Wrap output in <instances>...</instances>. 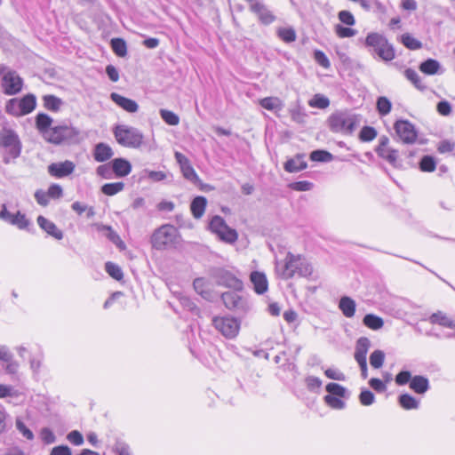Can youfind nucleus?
I'll return each mask as SVG.
<instances>
[{
	"label": "nucleus",
	"instance_id": "nucleus-1",
	"mask_svg": "<svg viewBox=\"0 0 455 455\" xmlns=\"http://www.w3.org/2000/svg\"><path fill=\"white\" fill-rule=\"evenodd\" d=\"M360 122V115L347 109L336 111L327 119V124L331 132L344 135H352Z\"/></svg>",
	"mask_w": 455,
	"mask_h": 455
},
{
	"label": "nucleus",
	"instance_id": "nucleus-2",
	"mask_svg": "<svg viewBox=\"0 0 455 455\" xmlns=\"http://www.w3.org/2000/svg\"><path fill=\"white\" fill-rule=\"evenodd\" d=\"M364 45L372 55H377L383 61H391L395 58L394 45L382 34L369 33L365 37Z\"/></svg>",
	"mask_w": 455,
	"mask_h": 455
},
{
	"label": "nucleus",
	"instance_id": "nucleus-3",
	"mask_svg": "<svg viewBox=\"0 0 455 455\" xmlns=\"http://www.w3.org/2000/svg\"><path fill=\"white\" fill-rule=\"evenodd\" d=\"M238 292L225 291L220 298L227 309L234 312L239 318H243L252 311L253 304L248 296Z\"/></svg>",
	"mask_w": 455,
	"mask_h": 455
},
{
	"label": "nucleus",
	"instance_id": "nucleus-4",
	"mask_svg": "<svg viewBox=\"0 0 455 455\" xmlns=\"http://www.w3.org/2000/svg\"><path fill=\"white\" fill-rule=\"evenodd\" d=\"M80 140V130L72 126L71 124L63 123L52 127L47 142L57 146H70L78 144Z\"/></svg>",
	"mask_w": 455,
	"mask_h": 455
},
{
	"label": "nucleus",
	"instance_id": "nucleus-5",
	"mask_svg": "<svg viewBox=\"0 0 455 455\" xmlns=\"http://www.w3.org/2000/svg\"><path fill=\"white\" fill-rule=\"evenodd\" d=\"M36 108V97L27 93L20 98H12L5 102L4 111L14 117L24 116L33 112Z\"/></svg>",
	"mask_w": 455,
	"mask_h": 455
},
{
	"label": "nucleus",
	"instance_id": "nucleus-6",
	"mask_svg": "<svg viewBox=\"0 0 455 455\" xmlns=\"http://www.w3.org/2000/svg\"><path fill=\"white\" fill-rule=\"evenodd\" d=\"M179 231L170 224L162 225L151 235L150 243L156 250H165L178 243Z\"/></svg>",
	"mask_w": 455,
	"mask_h": 455
},
{
	"label": "nucleus",
	"instance_id": "nucleus-7",
	"mask_svg": "<svg viewBox=\"0 0 455 455\" xmlns=\"http://www.w3.org/2000/svg\"><path fill=\"white\" fill-rule=\"evenodd\" d=\"M114 135L120 145L134 148L140 147L144 138L139 129L124 124L116 126Z\"/></svg>",
	"mask_w": 455,
	"mask_h": 455
},
{
	"label": "nucleus",
	"instance_id": "nucleus-8",
	"mask_svg": "<svg viewBox=\"0 0 455 455\" xmlns=\"http://www.w3.org/2000/svg\"><path fill=\"white\" fill-rule=\"evenodd\" d=\"M328 393L323 396L324 403L334 410H343L346 408V403L342 399H348L350 392L339 383L330 382L325 386Z\"/></svg>",
	"mask_w": 455,
	"mask_h": 455
},
{
	"label": "nucleus",
	"instance_id": "nucleus-9",
	"mask_svg": "<svg viewBox=\"0 0 455 455\" xmlns=\"http://www.w3.org/2000/svg\"><path fill=\"white\" fill-rule=\"evenodd\" d=\"M0 74H3L1 86L5 95L12 96L20 93L23 88V79L15 70L0 66Z\"/></svg>",
	"mask_w": 455,
	"mask_h": 455
},
{
	"label": "nucleus",
	"instance_id": "nucleus-10",
	"mask_svg": "<svg viewBox=\"0 0 455 455\" xmlns=\"http://www.w3.org/2000/svg\"><path fill=\"white\" fill-rule=\"evenodd\" d=\"M212 324L224 337L234 339L239 333L241 323L235 317L225 315L213 317Z\"/></svg>",
	"mask_w": 455,
	"mask_h": 455
},
{
	"label": "nucleus",
	"instance_id": "nucleus-11",
	"mask_svg": "<svg viewBox=\"0 0 455 455\" xmlns=\"http://www.w3.org/2000/svg\"><path fill=\"white\" fill-rule=\"evenodd\" d=\"M0 146L8 148V153L13 159L20 156L22 143L17 132L12 129H4L0 132Z\"/></svg>",
	"mask_w": 455,
	"mask_h": 455
},
{
	"label": "nucleus",
	"instance_id": "nucleus-12",
	"mask_svg": "<svg viewBox=\"0 0 455 455\" xmlns=\"http://www.w3.org/2000/svg\"><path fill=\"white\" fill-rule=\"evenodd\" d=\"M213 277L215 278L217 284L220 286L230 288L235 291H242L243 289L242 280L225 268H216L213 272Z\"/></svg>",
	"mask_w": 455,
	"mask_h": 455
},
{
	"label": "nucleus",
	"instance_id": "nucleus-13",
	"mask_svg": "<svg viewBox=\"0 0 455 455\" xmlns=\"http://www.w3.org/2000/svg\"><path fill=\"white\" fill-rule=\"evenodd\" d=\"M394 129L397 136L404 144H413L417 140L418 131L409 120L399 119L395 121Z\"/></svg>",
	"mask_w": 455,
	"mask_h": 455
},
{
	"label": "nucleus",
	"instance_id": "nucleus-14",
	"mask_svg": "<svg viewBox=\"0 0 455 455\" xmlns=\"http://www.w3.org/2000/svg\"><path fill=\"white\" fill-rule=\"evenodd\" d=\"M174 156L180 165L183 177L194 185H201V180L191 165L188 158L180 152H175Z\"/></svg>",
	"mask_w": 455,
	"mask_h": 455
},
{
	"label": "nucleus",
	"instance_id": "nucleus-15",
	"mask_svg": "<svg viewBox=\"0 0 455 455\" xmlns=\"http://www.w3.org/2000/svg\"><path fill=\"white\" fill-rule=\"evenodd\" d=\"M250 11L258 16L259 21L261 24L266 26L272 24L276 19L268 7L262 2L252 3V4L250 5Z\"/></svg>",
	"mask_w": 455,
	"mask_h": 455
},
{
	"label": "nucleus",
	"instance_id": "nucleus-16",
	"mask_svg": "<svg viewBox=\"0 0 455 455\" xmlns=\"http://www.w3.org/2000/svg\"><path fill=\"white\" fill-rule=\"evenodd\" d=\"M75 164L69 160L60 163H52L48 165V172L55 178H64L70 175L75 170Z\"/></svg>",
	"mask_w": 455,
	"mask_h": 455
},
{
	"label": "nucleus",
	"instance_id": "nucleus-17",
	"mask_svg": "<svg viewBox=\"0 0 455 455\" xmlns=\"http://www.w3.org/2000/svg\"><path fill=\"white\" fill-rule=\"evenodd\" d=\"M35 122L36 130L47 141L53 127V119L49 115L40 112L36 116Z\"/></svg>",
	"mask_w": 455,
	"mask_h": 455
},
{
	"label": "nucleus",
	"instance_id": "nucleus-18",
	"mask_svg": "<svg viewBox=\"0 0 455 455\" xmlns=\"http://www.w3.org/2000/svg\"><path fill=\"white\" fill-rule=\"evenodd\" d=\"M300 254L295 255L288 251L281 272V277L284 280L291 279L295 275V269L299 266Z\"/></svg>",
	"mask_w": 455,
	"mask_h": 455
},
{
	"label": "nucleus",
	"instance_id": "nucleus-19",
	"mask_svg": "<svg viewBox=\"0 0 455 455\" xmlns=\"http://www.w3.org/2000/svg\"><path fill=\"white\" fill-rule=\"evenodd\" d=\"M110 100L128 113H135L139 109V105L135 100L120 95L117 92H112Z\"/></svg>",
	"mask_w": 455,
	"mask_h": 455
},
{
	"label": "nucleus",
	"instance_id": "nucleus-20",
	"mask_svg": "<svg viewBox=\"0 0 455 455\" xmlns=\"http://www.w3.org/2000/svg\"><path fill=\"white\" fill-rule=\"evenodd\" d=\"M250 281L253 285L254 291L259 294H264L268 289V282L263 272L252 271L250 275Z\"/></svg>",
	"mask_w": 455,
	"mask_h": 455
},
{
	"label": "nucleus",
	"instance_id": "nucleus-21",
	"mask_svg": "<svg viewBox=\"0 0 455 455\" xmlns=\"http://www.w3.org/2000/svg\"><path fill=\"white\" fill-rule=\"evenodd\" d=\"M112 172L115 178H124L129 175L132 172L131 163L123 157H117L111 160Z\"/></svg>",
	"mask_w": 455,
	"mask_h": 455
},
{
	"label": "nucleus",
	"instance_id": "nucleus-22",
	"mask_svg": "<svg viewBox=\"0 0 455 455\" xmlns=\"http://www.w3.org/2000/svg\"><path fill=\"white\" fill-rule=\"evenodd\" d=\"M305 154H297L294 157L287 159L283 164L285 172L293 173L305 170L307 163L305 161Z\"/></svg>",
	"mask_w": 455,
	"mask_h": 455
},
{
	"label": "nucleus",
	"instance_id": "nucleus-23",
	"mask_svg": "<svg viewBox=\"0 0 455 455\" xmlns=\"http://www.w3.org/2000/svg\"><path fill=\"white\" fill-rule=\"evenodd\" d=\"M36 221L38 226L49 235L54 237L57 240H61L63 238V232L59 229L52 221L47 220L42 215L37 217Z\"/></svg>",
	"mask_w": 455,
	"mask_h": 455
},
{
	"label": "nucleus",
	"instance_id": "nucleus-24",
	"mask_svg": "<svg viewBox=\"0 0 455 455\" xmlns=\"http://www.w3.org/2000/svg\"><path fill=\"white\" fill-rule=\"evenodd\" d=\"M92 155L96 162L104 163L113 156L114 152L110 146L104 142H100L94 146Z\"/></svg>",
	"mask_w": 455,
	"mask_h": 455
},
{
	"label": "nucleus",
	"instance_id": "nucleus-25",
	"mask_svg": "<svg viewBox=\"0 0 455 455\" xmlns=\"http://www.w3.org/2000/svg\"><path fill=\"white\" fill-rule=\"evenodd\" d=\"M409 387L418 395H424L430 388V383L427 377L423 375H415L412 377Z\"/></svg>",
	"mask_w": 455,
	"mask_h": 455
},
{
	"label": "nucleus",
	"instance_id": "nucleus-26",
	"mask_svg": "<svg viewBox=\"0 0 455 455\" xmlns=\"http://www.w3.org/2000/svg\"><path fill=\"white\" fill-rule=\"evenodd\" d=\"M193 287L196 293L208 301L212 300V291L209 282L204 277H197L193 281Z\"/></svg>",
	"mask_w": 455,
	"mask_h": 455
},
{
	"label": "nucleus",
	"instance_id": "nucleus-27",
	"mask_svg": "<svg viewBox=\"0 0 455 455\" xmlns=\"http://www.w3.org/2000/svg\"><path fill=\"white\" fill-rule=\"evenodd\" d=\"M370 347V339L367 337H360L355 343V360L356 362L367 361L366 355Z\"/></svg>",
	"mask_w": 455,
	"mask_h": 455
},
{
	"label": "nucleus",
	"instance_id": "nucleus-28",
	"mask_svg": "<svg viewBox=\"0 0 455 455\" xmlns=\"http://www.w3.org/2000/svg\"><path fill=\"white\" fill-rule=\"evenodd\" d=\"M339 308L346 317L350 318L355 315L356 303L352 298L343 296L339 301Z\"/></svg>",
	"mask_w": 455,
	"mask_h": 455
},
{
	"label": "nucleus",
	"instance_id": "nucleus-29",
	"mask_svg": "<svg viewBox=\"0 0 455 455\" xmlns=\"http://www.w3.org/2000/svg\"><path fill=\"white\" fill-rule=\"evenodd\" d=\"M207 205V199L203 196H196L190 204V210L195 219H200L204 212Z\"/></svg>",
	"mask_w": 455,
	"mask_h": 455
},
{
	"label": "nucleus",
	"instance_id": "nucleus-30",
	"mask_svg": "<svg viewBox=\"0 0 455 455\" xmlns=\"http://www.w3.org/2000/svg\"><path fill=\"white\" fill-rule=\"evenodd\" d=\"M397 401L399 405L404 410H416L419 407V401L408 393L401 394Z\"/></svg>",
	"mask_w": 455,
	"mask_h": 455
},
{
	"label": "nucleus",
	"instance_id": "nucleus-31",
	"mask_svg": "<svg viewBox=\"0 0 455 455\" xmlns=\"http://www.w3.org/2000/svg\"><path fill=\"white\" fill-rule=\"evenodd\" d=\"M419 70L428 76L438 74L441 65L438 60L435 59H427L422 61L419 67Z\"/></svg>",
	"mask_w": 455,
	"mask_h": 455
},
{
	"label": "nucleus",
	"instance_id": "nucleus-32",
	"mask_svg": "<svg viewBox=\"0 0 455 455\" xmlns=\"http://www.w3.org/2000/svg\"><path fill=\"white\" fill-rule=\"evenodd\" d=\"M259 105L270 111H281L283 108V101L277 97H266L259 100Z\"/></svg>",
	"mask_w": 455,
	"mask_h": 455
},
{
	"label": "nucleus",
	"instance_id": "nucleus-33",
	"mask_svg": "<svg viewBox=\"0 0 455 455\" xmlns=\"http://www.w3.org/2000/svg\"><path fill=\"white\" fill-rule=\"evenodd\" d=\"M429 322L432 324H439L441 326L448 327V328H451V329L455 328L454 321L448 318L447 315L441 311L433 313L429 316Z\"/></svg>",
	"mask_w": 455,
	"mask_h": 455
},
{
	"label": "nucleus",
	"instance_id": "nucleus-34",
	"mask_svg": "<svg viewBox=\"0 0 455 455\" xmlns=\"http://www.w3.org/2000/svg\"><path fill=\"white\" fill-rule=\"evenodd\" d=\"M44 107L52 112H58L63 105V100L52 94L43 96Z\"/></svg>",
	"mask_w": 455,
	"mask_h": 455
},
{
	"label": "nucleus",
	"instance_id": "nucleus-35",
	"mask_svg": "<svg viewBox=\"0 0 455 455\" xmlns=\"http://www.w3.org/2000/svg\"><path fill=\"white\" fill-rule=\"evenodd\" d=\"M229 226L220 215H214L209 222V230L217 236Z\"/></svg>",
	"mask_w": 455,
	"mask_h": 455
},
{
	"label": "nucleus",
	"instance_id": "nucleus-36",
	"mask_svg": "<svg viewBox=\"0 0 455 455\" xmlns=\"http://www.w3.org/2000/svg\"><path fill=\"white\" fill-rule=\"evenodd\" d=\"M363 323L371 330L378 331L384 325L383 319L374 314H366L363 318Z\"/></svg>",
	"mask_w": 455,
	"mask_h": 455
},
{
	"label": "nucleus",
	"instance_id": "nucleus-37",
	"mask_svg": "<svg viewBox=\"0 0 455 455\" xmlns=\"http://www.w3.org/2000/svg\"><path fill=\"white\" fill-rule=\"evenodd\" d=\"M377 155L387 160L390 164H392L395 168H399L401 164L397 162L398 158V151L393 148H386L383 151L376 152Z\"/></svg>",
	"mask_w": 455,
	"mask_h": 455
},
{
	"label": "nucleus",
	"instance_id": "nucleus-38",
	"mask_svg": "<svg viewBox=\"0 0 455 455\" xmlns=\"http://www.w3.org/2000/svg\"><path fill=\"white\" fill-rule=\"evenodd\" d=\"M110 46L114 53L118 57H124L127 54V44L124 39L120 37L112 38Z\"/></svg>",
	"mask_w": 455,
	"mask_h": 455
},
{
	"label": "nucleus",
	"instance_id": "nucleus-39",
	"mask_svg": "<svg viewBox=\"0 0 455 455\" xmlns=\"http://www.w3.org/2000/svg\"><path fill=\"white\" fill-rule=\"evenodd\" d=\"M299 266L295 269V275L300 277H309L313 273V267L311 264L300 255V260H299Z\"/></svg>",
	"mask_w": 455,
	"mask_h": 455
},
{
	"label": "nucleus",
	"instance_id": "nucleus-40",
	"mask_svg": "<svg viewBox=\"0 0 455 455\" xmlns=\"http://www.w3.org/2000/svg\"><path fill=\"white\" fill-rule=\"evenodd\" d=\"M400 42L409 50H419L422 47V43L414 38L411 34L404 33L400 36Z\"/></svg>",
	"mask_w": 455,
	"mask_h": 455
},
{
	"label": "nucleus",
	"instance_id": "nucleus-41",
	"mask_svg": "<svg viewBox=\"0 0 455 455\" xmlns=\"http://www.w3.org/2000/svg\"><path fill=\"white\" fill-rule=\"evenodd\" d=\"M376 108L380 116H385L391 112L392 103L386 96H379L376 101Z\"/></svg>",
	"mask_w": 455,
	"mask_h": 455
},
{
	"label": "nucleus",
	"instance_id": "nucleus-42",
	"mask_svg": "<svg viewBox=\"0 0 455 455\" xmlns=\"http://www.w3.org/2000/svg\"><path fill=\"white\" fill-rule=\"evenodd\" d=\"M309 158L313 162L329 163L332 161L333 155L324 149H315L310 153Z\"/></svg>",
	"mask_w": 455,
	"mask_h": 455
},
{
	"label": "nucleus",
	"instance_id": "nucleus-43",
	"mask_svg": "<svg viewBox=\"0 0 455 455\" xmlns=\"http://www.w3.org/2000/svg\"><path fill=\"white\" fill-rule=\"evenodd\" d=\"M124 183L122 181L113 182V183H106L104 184L100 190L101 192L108 196H113L117 193L121 192L124 188Z\"/></svg>",
	"mask_w": 455,
	"mask_h": 455
},
{
	"label": "nucleus",
	"instance_id": "nucleus-44",
	"mask_svg": "<svg viewBox=\"0 0 455 455\" xmlns=\"http://www.w3.org/2000/svg\"><path fill=\"white\" fill-rule=\"evenodd\" d=\"M278 37L286 44L294 42L297 38L296 31L293 28H279L276 31Z\"/></svg>",
	"mask_w": 455,
	"mask_h": 455
},
{
	"label": "nucleus",
	"instance_id": "nucleus-45",
	"mask_svg": "<svg viewBox=\"0 0 455 455\" xmlns=\"http://www.w3.org/2000/svg\"><path fill=\"white\" fill-rule=\"evenodd\" d=\"M435 157L429 155L423 156L419 163V168L423 172H431L435 170Z\"/></svg>",
	"mask_w": 455,
	"mask_h": 455
},
{
	"label": "nucleus",
	"instance_id": "nucleus-46",
	"mask_svg": "<svg viewBox=\"0 0 455 455\" xmlns=\"http://www.w3.org/2000/svg\"><path fill=\"white\" fill-rule=\"evenodd\" d=\"M405 77L411 81L419 91H424L427 86L422 83L419 74L412 68H407L404 71Z\"/></svg>",
	"mask_w": 455,
	"mask_h": 455
},
{
	"label": "nucleus",
	"instance_id": "nucleus-47",
	"mask_svg": "<svg viewBox=\"0 0 455 455\" xmlns=\"http://www.w3.org/2000/svg\"><path fill=\"white\" fill-rule=\"evenodd\" d=\"M218 238L221 242L233 244L238 239V233L235 228L228 227L218 235Z\"/></svg>",
	"mask_w": 455,
	"mask_h": 455
},
{
	"label": "nucleus",
	"instance_id": "nucleus-48",
	"mask_svg": "<svg viewBox=\"0 0 455 455\" xmlns=\"http://www.w3.org/2000/svg\"><path fill=\"white\" fill-rule=\"evenodd\" d=\"M218 238L221 242L233 244L238 239V233L235 228L228 227L218 235Z\"/></svg>",
	"mask_w": 455,
	"mask_h": 455
},
{
	"label": "nucleus",
	"instance_id": "nucleus-49",
	"mask_svg": "<svg viewBox=\"0 0 455 455\" xmlns=\"http://www.w3.org/2000/svg\"><path fill=\"white\" fill-rule=\"evenodd\" d=\"M106 272L115 280L120 281L124 277L122 268L116 263L108 261L105 263Z\"/></svg>",
	"mask_w": 455,
	"mask_h": 455
},
{
	"label": "nucleus",
	"instance_id": "nucleus-50",
	"mask_svg": "<svg viewBox=\"0 0 455 455\" xmlns=\"http://www.w3.org/2000/svg\"><path fill=\"white\" fill-rule=\"evenodd\" d=\"M180 305L184 309L190 312L193 315H200V308L196 306V304L188 296H181L180 298Z\"/></svg>",
	"mask_w": 455,
	"mask_h": 455
},
{
	"label": "nucleus",
	"instance_id": "nucleus-51",
	"mask_svg": "<svg viewBox=\"0 0 455 455\" xmlns=\"http://www.w3.org/2000/svg\"><path fill=\"white\" fill-rule=\"evenodd\" d=\"M161 118L169 125H178L180 123V117L174 112L168 109H160L159 111Z\"/></svg>",
	"mask_w": 455,
	"mask_h": 455
},
{
	"label": "nucleus",
	"instance_id": "nucleus-52",
	"mask_svg": "<svg viewBox=\"0 0 455 455\" xmlns=\"http://www.w3.org/2000/svg\"><path fill=\"white\" fill-rule=\"evenodd\" d=\"M377 131L372 126H363L359 132V140L363 142H370L377 137Z\"/></svg>",
	"mask_w": 455,
	"mask_h": 455
},
{
	"label": "nucleus",
	"instance_id": "nucleus-53",
	"mask_svg": "<svg viewBox=\"0 0 455 455\" xmlns=\"http://www.w3.org/2000/svg\"><path fill=\"white\" fill-rule=\"evenodd\" d=\"M385 361V353L382 350H374L370 355V364L374 369H379L382 367Z\"/></svg>",
	"mask_w": 455,
	"mask_h": 455
},
{
	"label": "nucleus",
	"instance_id": "nucleus-54",
	"mask_svg": "<svg viewBox=\"0 0 455 455\" xmlns=\"http://www.w3.org/2000/svg\"><path fill=\"white\" fill-rule=\"evenodd\" d=\"M305 384L309 392L318 394L322 387V380L318 377L307 376L305 379Z\"/></svg>",
	"mask_w": 455,
	"mask_h": 455
},
{
	"label": "nucleus",
	"instance_id": "nucleus-55",
	"mask_svg": "<svg viewBox=\"0 0 455 455\" xmlns=\"http://www.w3.org/2000/svg\"><path fill=\"white\" fill-rule=\"evenodd\" d=\"M12 225L17 226L20 229H26L31 224L26 218V215L20 212H17L10 222Z\"/></svg>",
	"mask_w": 455,
	"mask_h": 455
},
{
	"label": "nucleus",
	"instance_id": "nucleus-56",
	"mask_svg": "<svg viewBox=\"0 0 455 455\" xmlns=\"http://www.w3.org/2000/svg\"><path fill=\"white\" fill-rule=\"evenodd\" d=\"M116 455H132L130 451V446L121 439H116L112 448Z\"/></svg>",
	"mask_w": 455,
	"mask_h": 455
},
{
	"label": "nucleus",
	"instance_id": "nucleus-57",
	"mask_svg": "<svg viewBox=\"0 0 455 455\" xmlns=\"http://www.w3.org/2000/svg\"><path fill=\"white\" fill-rule=\"evenodd\" d=\"M309 105L313 108H326L330 105L329 99L323 94H315L314 98L309 101Z\"/></svg>",
	"mask_w": 455,
	"mask_h": 455
},
{
	"label": "nucleus",
	"instance_id": "nucleus-58",
	"mask_svg": "<svg viewBox=\"0 0 455 455\" xmlns=\"http://www.w3.org/2000/svg\"><path fill=\"white\" fill-rule=\"evenodd\" d=\"M96 173L103 178V179H107V180H110V179H113L115 178V175H114V172H112V164H111V161L108 162V164H101V165H99L96 169Z\"/></svg>",
	"mask_w": 455,
	"mask_h": 455
},
{
	"label": "nucleus",
	"instance_id": "nucleus-59",
	"mask_svg": "<svg viewBox=\"0 0 455 455\" xmlns=\"http://www.w3.org/2000/svg\"><path fill=\"white\" fill-rule=\"evenodd\" d=\"M71 208L73 211H75L79 215H81L83 212H84L86 211L87 212L86 217L88 219L92 218L95 214V212L92 207H88L86 204H81L78 201L74 202L71 204Z\"/></svg>",
	"mask_w": 455,
	"mask_h": 455
},
{
	"label": "nucleus",
	"instance_id": "nucleus-60",
	"mask_svg": "<svg viewBox=\"0 0 455 455\" xmlns=\"http://www.w3.org/2000/svg\"><path fill=\"white\" fill-rule=\"evenodd\" d=\"M334 29L337 36L340 38L353 37L357 34V30L348 27H344L341 24H337Z\"/></svg>",
	"mask_w": 455,
	"mask_h": 455
},
{
	"label": "nucleus",
	"instance_id": "nucleus-61",
	"mask_svg": "<svg viewBox=\"0 0 455 455\" xmlns=\"http://www.w3.org/2000/svg\"><path fill=\"white\" fill-rule=\"evenodd\" d=\"M411 372L408 370L400 371L395 377V382L397 386H404L410 384L412 379Z\"/></svg>",
	"mask_w": 455,
	"mask_h": 455
},
{
	"label": "nucleus",
	"instance_id": "nucleus-62",
	"mask_svg": "<svg viewBox=\"0 0 455 455\" xmlns=\"http://www.w3.org/2000/svg\"><path fill=\"white\" fill-rule=\"evenodd\" d=\"M359 401L362 405L369 406L375 402V395L371 390L367 388H362L359 395Z\"/></svg>",
	"mask_w": 455,
	"mask_h": 455
},
{
	"label": "nucleus",
	"instance_id": "nucleus-63",
	"mask_svg": "<svg viewBox=\"0 0 455 455\" xmlns=\"http://www.w3.org/2000/svg\"><path fill=\"white\" fill-rule=\"evenodd\" d=\"M315 61L324 68L331 67V62L326 54L321 50H315L313 53Z\"/></svg>",
	"mask_w": 455,
	"mask_h": 455
},
{
	"label": "nucleus",
	"instance_id": "nucleus-64",
	"mask_svg": "<svg viewBox=\"0 0 455 455\" xmlns=\"http://www.w3.org/2000/svg\"><path fill=\"white\" fill-rule=\"evenodd\" d=\"M16 428L28 440L34 439L33 432L26 426V424L20 418L16 419Z\"/></svg>",
	"mask_w": 455,
	"mask_h": 455
}]
</instances>
